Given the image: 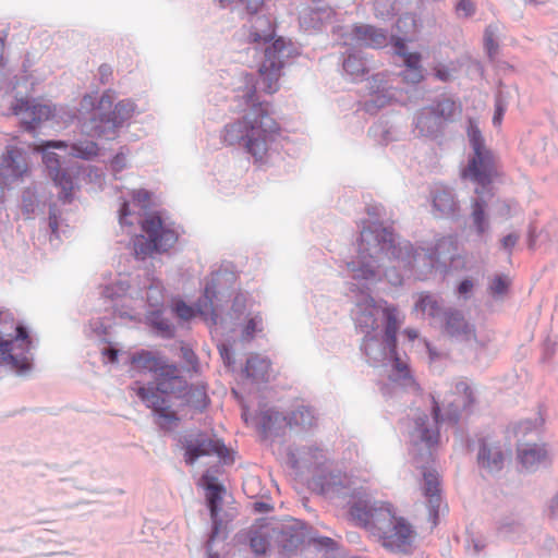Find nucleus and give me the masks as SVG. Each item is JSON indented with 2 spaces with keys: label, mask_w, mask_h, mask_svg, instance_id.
<instances>
[{
  "label": "nucleus",
  "mask_w": 558,
  "mask_h": 558,
  "mask_svg": "<svg viewBox=\"0 0 558 558\" xmlns=\"http://www.w3.org/2000/svg\"><path fill=\"white\" fill-rule=\"evenodd\" d=\"M132 376L151 373L155 376V388L135 384L131 389L157 416V423L162 428H171L177 424V413L166 405V400L158 392L177 398H186V402L203 410L207 404L204 388H189L181 375L180 368L151 351L141 350L132 354L130 360Z\"/></svg>",
  "instance_id": "nucleus-1"
},
{
  "label": "nucleus",
  "mask_w": 558,
  "mask_h": 558,
  "mask_svg": "<svg viewBox=\"0 0 558 558\" xmlns=\"http://www.w3.org/2000/svg\"><path fill=\"white\" fill-rule=\"evenodd\" d=\"M432 401L433 417L420 413L413 420V426L409 432L411 450L416 462L433 460L441 444L439 423H458L461 411L474 403V396L468 383L460 380L456 383L454 390L441 399V403L435 397H432Z\"/></svg>",
  "instance_id": "nucleus-2"
},
{
  "label": "nucleus",
  "mask_w": 558,
  "mask_h": 558,
  "mask_svg": "<svg viewBox=\"0 0 558 558\" xmlns=\"http://www.w3.org/2000/svg\"><path fill=\"white\" fill-rule=\"evenodd\" d=\"M251 111L229 123L221 133L222 143L240 145L251 155L255 163H266L272 142L280 135L279 123L269 114L268 102L258 101L256 87L252 85L244 94Z\"/></svg>",
  "instance_id": "nucleus-3"
},
{
  "label": "nucleus",
  "mask_w": 558,
  "mask_h": 558,
  "mask_svg": "<svg viewBox=\"0 0 558 558\" xmlns=\"http://www.w3.org/2000/svg\"><path fill=\"white\" fill-rule=\"evenodd\" d=\"M349 519L377 536L390 550H405L411 544L413 531L401 518H397L389 504L371 502L360 493L348 501Z\"/></svg>",
  "instance_id": "nucleus-4"
},
{
  "label": "nucleus",
  "mask_w": 558,
  "mask_h": 558,
  "mask_svg": "<svg viewBox=\"0 0 558 558\" xmlns=\"http://www.w3.org/2000/svg\"><path fill=\"white\" fill-rule=\"evenodd\" d=\"M379 317L384 319V341L392 351L398 345L397 335L404 317L399 308L385 300L375 301L368 298L356 306L355 326L365 336H371L379 328Z\"/></svg>",
  "instance_id": "nucleus-5"
},
{
  "label": "nucleus",
  "mask_w": 558,
  "mask_h": 558,
  "mask_svg": "<svg viewBox=\"0 0 558 558\" xmlns=\"http://www.w3.org/2000/svg\"><path fill=\"white\" fill-rule=\"evenodd\" d=\"M392 250L395 255L393 235L387 229L380 226H375L374 229L364 228L361 231V239L359 243V257L362 262L361 267H356L354 263H349L350 270L357 279H371L376 275L375 262L367 260L378 257L380 253Z\"/></svg>",
  "instance_id": "nucleus-6"
},
{
  "label": "nucleus",
  "mask_w": 558,
  "mask_h": 558,
  "mask_svg": "<svg viewBox=\"0 0 558 558\" xmlns=\"http://www.w3.org/2000/svg\"><path fill=\"white\" fill-rule=\"evenodd\" d=\"M141 226L147 239L143 235L136 236L134 251L137 257L145 258L156 252H167L178 242L179 234L173 223L166 222L157 214L148 215Z\"/></svg>",
  "instance_id": "nucleus-7"
},
{
  "label": "nucleus",
  "mask_w": 558,
  "mask_h": 558,
  "mask_svg": "<svg viewBox=\"0 0 558 558\" xmlns=\"http://www.w3.org/2000/svg\"><path fill=\"white\" fill-rule=\"evenodd\" d=\"M293 53L292 43L278 37L266 47L264 60L258 66V85L265 94L272 95L280 89V78L283 74L286 59Z\"/></svg>",
  "instance_id": "nucleus-8"
},
{
  "label": "nucleus",
  "mask_w": 558,
  "mask_h": 558,
  "mask_svg": "<svg viewBox=\"0 0 558 558\" xmlns=\"http://www.w3.org/2000/svg\"><path fill=\"white\" fill-rule=\"evenodd\" d=\"M469 137L474 154L463 171V177L470 178L482 187H487L497 175L495 156L486 148L477 128H470Z\"/></svg>",
  "instance_id": "nucleus-9"
},
{
  "label": "nucleus",
  "mask_w": 558,
  "mask_h": 558,
  "mask_svg": "<svg viewBox=\"0 0 558 558\" xmlns=\"http://www.w3.org/2000/svg\"><path fill=\"white\" fill-rule=\"evenodd\" d=\"M48 148H68V144L63 141H45L39 145H35L34 150L43 153V161L48 169L49 177L53 180L54 184L61 189L59 198L63 202H71L72 192L74 190L73 180L65 170L60 169L58 154L47 151Z\"/></svg>",
  "instance_id": "nucleus-10"
},
{
  "label": "nucleus",
  "mask_w": 558,
  "mask_h": 558,
  "mask_svg": "<svg viewBox=\"0 0 558 558\" xmlns=\"http://www.w3.org/2000/svg\"><path fill=\"white\" fill-rule=\"evenodd\" d=\"M183 448L185 461L189 464H193L202 457L217 456L222 460L229 457V450L221 440L211 438L202 432L187 434L184 437Z\"/></svg>",
  "instance_id": "nucleus-11"
},
{
  "label": "nucleus",
  "mask_w": 558,
  "mask_h": 558,
  "mask_svg": "<svg viewBox=\"0 0 558 558\" xmlns=\"http://www.w3.org/2000/svg\"><path fill=\"white\" fill-rule=\"evenodd\" d=\"M11 109L14 116L22 117V125L28 132L36 130L43 122L53 118L56 113V107L26 98L16 99Z\"/></svg>",
  "instance_id": "nucleus-12"
},
{
  "label": "nucleus",
  "mask_w": 558,
  "mask_h": 558,
  "mask_svg": "<svg viewBox=\"0 0 558 558\" xmlns=\"http://www.w3.org/2000/svg\"><path fill=\"white\" fill-rule=\"evenodd\" d=\"M274 539L284 554L295 551L310 536L308 526L301 520L288 518L277 527L272 526Z\"/></svg>",
  "instance_id": "nucleus-13"
},
{
  "label": "nucleus",
  "mask_w": 558,
  "mask_h": 558,
  "mask_svg": "<svg viewBox=\"0 0 558 558\" xmlns=\"http://www.w3.org/2000/svg\"><path fill=\"white\" fill-rule=\"evenodd\" d=\"M134 111L135 105L131 100H121L114 106L112 112L100 116L99 122L108 126L96 124V119H93L94 125L89 129V132L93 136L97 137H102L107 135L108 132L114 136L117 129L129 120Z\"/></svg>",
  "instance_id": "nucleus-14"
},
{
  "label": "nucleus",
  "mask_w": 558,
  "mask_h": 558,
  "mask_svg": "<svg viewBox=\"0 0 558 558\" xmlns=\"http://www.w3.org/2000/svg\"><path fill=\"white\" fill-rule=\"evenodd\" d=\"M506 454L498 441L488 437L478 440L477 463L488 473L499 472L505 464Z\"/></svg>",
  "instance_id": "nucleus-15"
},
{
  "label": "nucleus",
  "mask_w": 558,
  "mask_h": 558,
  "mask_svg": "<svg viewBox=\"0 0 558 558\" xmlns=\"http://www.w3.org/2000/svg\"><path fill=\"white\" fill-rule=\"evenodd\" d=\"M345 44L359 47L381 48L387 45V34L371 25H355L347 34Z\"/></svg>",
  "instance_id": "nucleus-16"
},
{
  "label": "nucleus",
  "mask_w": 558,
  "mask_h": 558,
  "mask_svg": "<svg viewBox=\"0 0 558 558\" xmlns=\"http://www.w3.org/2000/svg\"><path fill=\"white\" fill-rule=\"evenodd\" d=\"M444 332L463 341L475 338V330L464 318L463 314L457 310L446 311L444 314Z\"/></svg>",
  "instance_id": "nucleus-17"
},
{
  "label": "nucleus",
  "mask_w": 558,
  "mask_h": 558,
  "mask_svg": "<svg viewBox=\"0 0 558 558\" xmlns=\"http://www.w3.org/2000/svg\"><path fill=\"white\" fill-rule=\"evenodd\" d=\"M276 24L266 15H256L251 19V25L247 33V43L255 45H264L275 41Z\"/></svg>",
  "instance_id": "nucleus-18"
},
{
  "label": "nucleus",
  "mask_w": 558,
  "mask_h": 558,
  "mask_svg": "<svg viewBox=\"0 0 558 558\" xmlns=\"http://www.w3.org/2000/svg\"><path fill=\"white\" fill-rule=\"evenodd\" d=\"M518 460L527 470L539 465H550L551 456L547 444H532L518 448Z\"/></svg>",
  "instance_id": "nucleus-19"
},
{
  "label": "nucleus",
  "mask_w": 558,
  "mask_h": 558,
  "mask_svg": "<svg viewBox=\"0 0 558 558\" xmlns=\"http://www.w3.org/2000/svg\"><path fill=\"white\" fill-rule=\"evenodd\" d=\"M0 166L14 178H23L28 172V165L23 149L9 146L0 159Z\"/></svg>",
  "instance_id": "nucleus-20"
},
{
  "label": "nucleus",
  "mask_w": 558,
  "mask_h": 558,
  "mask_svg": "<svg viewBox=\"0 0 558 558\" xmlns=\"http://www.w3.org/2000/svg\"><path fill=\"white\" fill-rule=\"evenodd\" d=\"M424 477V495L432 508L434 515H437L440 506V487L438 474L435 471H426L423 473Z\"/></svg>",
  "instance_id": "nucleus-21"
},
{
  "label": "nucleus",
  "mask_w": 558,
  "mask_h": 558,
  "mask_svg": "<svg viewBox=\"0 0 558 558\" xmlns=\"http://www.w3.org/2000/svg\"><path fill=\"white\" fill-rule=\"evenodd\" d=\"M274 539L272 526L269 524L262 525L251 531L250 545L254 554L264 555Z\"/></svg>",
  "instance_id": "nucleus-22"
},
{
  "label": "nucleus",
  "mask_w": 558,
  "mask_h": 558,
  "mask_svg": "<svg viewBox=\"0 0 558 558\" xmlns=\"http://www.w3.org/2000/svg\"><path fill=\"white\" fill-rule=\"evenodd\" d=\"M390 357L392 360L393 374L392 378L396 381H400L404 386H414L415 380L411 375V371L407 361L402 360L397 352V347L392 351L389 349Z\"/></svg>",
  "instance_id": "nucleus-23"
},
{
  "label": "nucleus",
  "mask_w": 558,
  "mask_h": 558,
  "mask_svg": "<svg viewBox=\"0 0 558 558\" xmlns=\"http://www.w3.org/2000/svg\"><path fill=\"white\" fill-rule=\"evenodd\" d=\"M270 362L258 355L251 356L246 361V376L255 381H266L269 378Z\"/></svg>",
  "instance_id": "nucleus-24"
},
{
  "label": "nucleus",
  "mask_w": 558,
  "mask_h": 558,
  "mask_svg": "<svg viewBox=\"0 0 558 558\" xmlns=\"http://www.w3.org/2000/svg\"><path fill=\"white\" fill-rule=\"evenodd\" d=\"M288 425L300 429H308L316 425V416L314 411L308 408L301 405L293 410L288 416Z\"/></svg>",
  "instance_id": "nucleus-25"
},
{
  "label": "nucleus",
  "mask_w": 558,
  "mask_h": 558,
  "mask_svg": "<svg viewBox=\"0 0 558 558\" xmlns=\"http://www.w3.org/2000/svg\"><path fill=\"white\" fill-rule=\"evenodd\" d=\"M207 502L210 511V518L213 520V532L209 538V543L215 539L217 534L219 533V522L217 520L218 517V504L221 500V487L216 484H208L207 486Z\"/></svg>",
  "instance_id": "nucleus-26"
},
{
  "label": "nucleus",
  "mask_w": 558,
  "mask_h": 558,
  "mask_svg": "<svg viewBox=\"0 0 558 558\" xmlns=\"http://www.w3.org/2000/svg\"><path fill=\"white\" fill-rule=\"evenodd\" d=\"M433 206L440 216L453 214L457 209V204L451 192L444 187L435 190L433 194Z\"/></svg>",
  "instance_id": "nucleus-27"
},
{
  "label": "nucleus",
  "mask_w": 558,
  "mask_h": 558,
  "mask_svg": "<svg viewBox=\"0 0 558 558\" xmlns=\"http://www.w3.org/2000/svg\"><path fill=\"white\" fill-rule=\"evenodd\" d=\"M392 45L396 54L403 59V63L407 69L423 70L421 64L422 56L418 52H408L404 44V39H400L399 36L392 37Z\"/></svg>",
  "instance_id": "nucleus-28"
},
{
  "label": "nucleus",
  "mask_w": 558,
  "mask_h": 558,
  "mask_svg": "<svg viewBox=\"0 0 558 558\" xmlns=\"http://www.w3.org/2000/svg\"><path fill=\"white\" fill-rule=\"evenodd\" d=\"M320 493L329 495L330 497H345L343 489L345 488L342 484L340 475L329 474L322 478Z\"/></svg>",
  "instance_id": "nucleus-29"
},
{
  "label": "nucleus",
  "mask_w": 558,
  "mask_h": 558,
  "mask_svg": "<svg viewBox=\"0 0 558 558\" xmlns=\"http://www.w3.org/2000/svg\"><path fill=\"white\" fill-rule=\"evenodd\" d=\"M460 106L456 104V101L444 98L439 100L433 108L432 113L435 118L442 120H452L457 114L460 113Z\"/></svg>",
  "instance_id": "nucleus-30"
},
{
  "label": "nucleus",
  "mask_w": 558,
  "mask_h": 558,
  "mask_svg": "<svg viewBox=\"0 0 558 558\" xmlns=\"http://www.w3.org/2000/svg\"><path fill=\"white\" fill-rule=\"evenodd\" d=\"M414 310L427 314L430 317H436L440 313V305L432 294L422 292L417 296Z\"/></svg>",
  "instance_id": "nucleus-31"
},
{
  "label": "nucleus",
  "mask_w": 558,
  "mask_h": 558,
  "mask_svg": "<svg viewBox=\"0 0 558 558\" xmlns=\"http://www.w3.org/2000/svg\"><path fill=\"white\" fill-rule=\"evenodd\" d=\"M397 29L403 36L399 37L400 39H404V44L407 41H413L414 36L418 31L417 22L414 15L405 14L401 16L397 21Z\"/></svg>",
  "instance_id": "nucleus-32"
},
{
  "label": "nucleus",
  "mask_w": 558,
  "mask_h": 558,
  "mask_svg": "<svg viewBox=\"0 0 558 558\" xmlns=\"http://www.w3.org/2000/svg\"><path fill=\"white\" fill-rule=\"evenodd\" d=\"M97 143L88 140L78 141L72 145V155L82 159H90L98 155Z\"/></svg>",
  "instance_id": "nucleus-33"
},
{
  "label": "nucleus",
  "mask_w": 558,
  "mask_h": 558,
  "mask_svg": "<svg viewBox=\"0 0 558 558\" xmlns=\"http://www.w3.org/2000/svg\"><path fill=\"white\" fill-rule=\"evenodd\" d=\"M485 202L475 201L473 203L472 218L478 234H483L487 230V221L485 218Z\"/></svg>",
  "instance_id": "nucleus-34"
},
{
  "label": "nucleus",
  "mask_w": 558,
  "mask_h": 558,
  "mask_svg": "<svg viewBox=\"0 0 558 558\" xmlns=\"http://www.w3.org/2000/svg\"><path fill=\"white\" fill-rule=\"evenodd\" d=\"M343 69L345 70V72L352 76H360V75H363L364 73H366V66H365V62L354 56V54H351L349 56L344 62H343Z\"/></svg>",
  "instance_id": "nucleus-35"
},
{
  "label": "nucleus",
  "mask_w": 558,
  "mask_h": 558,
  "mask_svg": "<svg viewBox=\"0 0 558 558\" xmlns=\"http://www.w3.org/2000/svg\"><path fill=\"white\" fill-rule=\"evenodd\" d=\"M263 318L260 315L251 317L243 329V338L252 339L256 331L262 330Z\"/></svg>",
  "instance_id": "nucleus-36"
},
{
  "label": "nucleus",
  "mask_w": 558,
  "mask_h": 558,
  "mask_svg": "<svg viewBox=\"0 0 558 558\" xmlns=\"http://www.w3.org/2000/svg\"><path fill=\"white\" fill-rule=\"evenodd\" d=\"M215 294H216V292H215L214 287H210L209 284H207L205 287V291H204L205 304H204V306H202L201 304L198 305V312L202 315L214 314L213 299H214Z\"/></svg>",
  "instance_id": "nucleus-37"
},
{
  "label": "nucleus",
  "mask_w": 558,
  "mask_h": 558,
  "mask_svg": "<svg viewBox=\"0 0 558 558\" xmlns=\"http://www.w3.org/2000/svg\"><path fill=\"white\" fill-rule=\"evenodd\" d=\"M494 37H495V31L493 29L492 26H488L485 29L484 41H485V48L487 49V52L490 58H493L497 53V50H498V45L496 44Z\"/></svg>",
  "instance_id": "nucleus-38"
},
{
  "label": "nucleus",
  "mask_w": 558,
  "mask_h": 558,
  "mask_svg": "<svg viewBox=\"0 0 558 558\" xmlns=\"http://www.w3.org/2000/svg\"><path fill=\"white\" fill-rule=\"evenodd\" d=\"M508 287V279L504 276H497L493 279L489 289L493 294L501 295L507 292Z\"/></svg>",
  "instance_id": "nucleus-39"
},
{
  "label": "nucleus",
  "mask_w": 558,
  "mask_h": 558,
  "mask_svg": "<svg viewBox=\"0 0 558 558\" xmlns=\"http://www.w3.org/2000/svg\"><path fill=\"white\" fill-rule=\"evenodd\" d=\"M401 76L405 83L410 84H418L424 80L423 70L405 69Z\"/></svg>",
  "instance_id": "nucleus-40"
},
{
  "label": "nucleus",
  "mask_w": 558,
  "mask_h": 558,
  "mask_svg": "<svg viewBox=\"0 0 558 558\" xmlns=\"http://www.w3.org/2000/svg\"><path fill=\"white\" fill-rule=\"evenodd\" d=\"M456 10L460 16L469 17L475 12V4L471 0H460L456 5Z\"/></svg>",
  "instance_id": "nucleus-41"
},
{
  "label": "nucleus",
  "mask_w": 558,
  "mask_h": 558,
  "mask_svg": "<svg viewBox=\"0 0 558 558\" xmlns=\"http://www.w3.org/2000/svg\"><path fill=\"white\" fill-rule=\"evenodd\" d=\"M174 312L180 318L184 320H189L195 315V311L193 310V307L186 305L183 301H179L175 303Z\"/></svg>",
  "instance_id": "nucleus-42"
},
{
  "label": "nucleus",
  "mask_w": 558,
  "mask_h": 558,
  "mask_svg": "<svg viewBox=\"0 0 558 558\" xmlns=\"http://www.w3.org/2000/svg\"><path fill=\"white\" fill-rule=\"evenodd\" d=\"M132 198H133V202L134 203H137V205L142 208V209H145L147 208L148 204H149V201H150V195L147 191L145 190H137V191H134L133 194H132Z\"/></svg>",
  "instance_id": "nucleus-43"
},
{
  "label": "nucleus",
  "mask_w": 558,
  "mask_h": 558,
  "mask_svg": "<svg viewBox=\"0 0 558 558\" xmlns=\"http://www.w3.org/2000/svg\"><path fill=\"white\" fill-rule=\"evenodd\" d=\"M495 107L496 108H495V114L493 118V123H494V125L499 126L502 122V118H504V114L506 111V104L498 97L496 99Z\"/></svg>",
  "instance_id": "nucleus-44"
},
{
  "label": "nucleus",
  "mask_w": 558,
  "mask_h": 558,
  "mask_svg": "<svg viewBox=\"0 0 558 558\" xmlns=\"http://www.w3.org/2000/svg\"><path fill=\"white\" fill-rule=\"evenodd\" d=\"M113 102V94L111 90H107L102 94L99 104L98 109L99 110H107L110 109Z\"/></svg>",
  "instance_id": "nucleus-45"
},
{
  "label": "nucleus",
  "mask_w": 558,
  "mask_h": 558,
  "mask_svg": "<svg viewBox=\"0 0 558 558\" xmlns=\"http://www.w3.org/2000/svg\"><path fill=\"white\" fill-rule=\"evenodd\" d=\"M434 74L436 78H438L441 82H447L451 77L450 70L441 64H438L434 68Z\"/></svg>",
  "instance_id": "nucleus-46"
},
{
  "label": "nucleus",
  "mask_w": 558,
  "mask_h": 558,
  "mask_svg": "<svg viewBox=\"0 0 558 558\" xmlns=\"http://www.w3.org/2000/svg\"><path fill=\"white\" fill-rule=\"evenodd\" d=\"M518 240H519V235L511 233V234L506 235L502 239L501 245L505 250H507L509 253H511V251L515 246Z\"/></svg>",
  "instance_id": "nucleus-47"
},
{
  "label": "nucleus",
  "mask_w": 558,
  "mask_h": 558,
  "mask_svg": "<svg viewBox=\"0 0 558 558\" xmlns=\"http://www.w3.org/2000/svg\"><path fill=\"white\" fill-rule=\"evenodd\" d=\"M16 340L23 341L25 343L26 350H28L32 344V340L28 336V332L23 326L16 327Z\"/></svg>",
  "instance_id": "nucleus-48"
},
{
  "label": "nucleus",
  "mask_w": 558,
  "mask_h": 558,
  "mask_svg": "<svg viewBox=\"0 0 558 558\" xmlns=\"http://www.w3.org/2000/svg\"><path fill=\"white\" fill-rule=\"evenodd\" d=\"M129 207H130V205L128 202L122 203V206L120 208V223L121 225H133L132 221L128 220V216L131 214Z\"/></svg>",
  "instance_id": "nucleus-49"
},
{
  "label": "nucleus",
  "mask_w": 558,
  "mask_h": 558,
  "mask_svg": "<svg viewBox=\"0 0 558 558\" xmlns=\"http://www.w3.org/2000/svg\"><path fill=\"white\" fill-rule=\"evenodd\" d=\"M473 289V282L472 280L470 279H464L460 284H459V288H458V292L460 294H466L469 292H471V290Z\"/></svg>",
  "instance_id": "nucleus-50"
},
{
  "label": "nucleus",
  "mask_w": 558,
  "mask_h": 558,
  "mask_svg": "<svg viewBox=\"0 0 558 558\" xmlns=\"http://www.w3.org/2000/svg\"><path fill=\"white\" fill-rule=\"evenodd\" d=\"M95 105V96L93 95H85L81 101V107L85 110H89Z\"/></svg>",
  "instance_id": "nucleus-51"
},
{
  "label": "nucleus",
  "mask_w": 558,
  "mask_h": 558,
  "mask_svg": "<svg viewBox=\"0 0 558 558\" xmlns=\"http://www.w3.org/2000/svg\"><path fill=\"white\" fill-rule=\"evenodd\" d=\"M403 335L409 339V341H414L418 337V331L414 328H405L403 330Z\"/></svg>",
  "instance_id": "nucleus-52"
},
{
  "label": "nucleus",
  "mask_w": 558,
  "mask_h": 558,
  "mask_svg": "<svg viewBox=\"0 0 558 558\" xmlns=\"http://www.w3.org/2000/svg\"><path fill=\"white\" fill-rule=\"evenodd\" d=\"M105 354H107V355H108L109 361H110V362H112V363H114V362L117 361V359H118V351H117V350H114V349H108V350H106V351H105Z\"/></svg>",
  "instance_id": "nucleus-53"
},
{
  "label": "nucleus",
  "mask_w": 558,
  "mask_h": 558,
  "mask_svg": "<svg viewBox=\"0 0 558 558\" xmlns=\"http://www.w3.org/2000/svg\"><path fill=\"white\" fill-rule=\"evenodd\" d=\"M99 71H100V74H101L102 77L111 75V70L107 65H101L99 68ZM101 81L105 82L104 78H101Z\"/></svg>",
  "instance_id": "nucleus-54"
},
{
  "label": "nucleus",
  "mask_w": 558,
  "mask_h": 558,
  "mask_svg": "<svg viewBox=\"0 0 558 558\" xmlns=\"http://www.w3.org/2000/svg\"><path fill=\"white\" fill-rule=\"evenodd\" d=\"M519 428L523 429L524 432L532 429V423L530 421L522 422L519 424Z\"/></svg>",
  "instance_id": "nucleus-55"
},
{
  "label": "nucleus",
  "mask_w": 558,
  "mask_h": 558,
  "mask_svg": "<svg viewBox=\"0 0 558 558\" xmlns=\"http://www.w3.org/2000/svg\"><path fill=\"white\" fill-rule=\"evenodd\" d=\"M49 226H50V228L52 229L53 232H56L58 230V221H57L56 217H50L49 218Z\"/></svg>",
  "instance_id": "nucleus-56"
},
{
  "label": "nucleus",
  "mask_w": 558,
  "mask_h": 558,
  "mask_svg": "<svg viewBox=\"0 0 558 558\" xmlns=\"http://www.w3.org/2000/svg\"><path fill=\"white\" fill-rule=\"evenodd\" d=\"M3 50H4V40L2 38H0V62L2 61Z\"/></svg>",
  "instance_id": "nucleus-57"
},
{
  "label": "nucleus",
  "mask_w": 558,
  "mask_h": 558,
  "mask_svg": "<svg viewBox=\"0 0 558 558\" xmlns=\"http://www.w3.org/2000/svg\"><path fill=\"white\" fill-rule=\"evenodd\" d=\"M332 543V539L330 537H323L320 541H319V544H323V545H329Z\"/></svg>",
  "instance_id": "nucleus-58"
},
{
  "label": "nucleus",
  "mask_w": 558,
  "mask_h": 558,
  "mask_svg": "<svg viewBox=\"0 0 558 558\" xmlns=\"http://www.w3.org/2000/svg\"><path fill=\"white\" fill-rule=\"evenodd\" d=\"M220 354L222 355V357L229 356V351L225 345L220 348Z\"/></svg>",
  "instance_id": "nucleus-59"
},
{
  "label": "nucleus",
  "mask_w": 558,
  "mask_h": 558,
  "mask_svg": "<svg viewBox=\"0 0 558 558\" xmlns=\"http://www.w3.org/2000/svg\"><path fill=\"white\" fill-rule=\"evenodd\" d=\"M245 78H246L247 83H253V76L251 74H246Z\"/></svg>",
  "instance_id": "nucleus-60"
},
{
  "label": "nucleus",
  "mask_w": 558,
  "mask_h": 558,
  "mask_svg": "<svg viewBox=\"0 0 558 558\" xmlns=\"http://www.w3.org/2000/svg\"><path fill=\"white\" fill-rule=\"evenodd\" d=\"M208 558H219V555L217 553H209Z\"/></svg>",
  "instance_id": "nucleus-61"
},
{
  "label": "nucleus",
  "mask_w": 558,
  "mask_h": 558,
  "mask_svg": "<svg viewBox=\"0 0 558 558\" xmlns=\"http://www.w3.org/2000/svg\"><path fill=\"white\" fill-rule=\"evenodd\" d=\"M554 502L558 507V496L555 498Z\"/></svg>",
  "instance_id": "nucleus-62"
},
{
  "label": "nucleus",
  "mask_w": 558,
  "mask_h": 558,
  "mask_svg": "<svg viewBox=\"0 0 558 558\" xmlns=\"http://www.w3.org/2000/svg\"><path fill=\"white\" fill-rule=\"evenodd\" d=\"M373 81L376 83L378 81V75L374 76Z\"/></svg>",
  "instance_id": "nucleus-63"
},
{
  "label": "nucleus",
  "mask_w": 558,
  "mask_h": 558,
  "mask_svg": "<svg viewBox=\"0 0 558 558\" xmlns=\"http://www.w3.org/2000/svg\"><path fill=\"white\" fill-rule=\"evenodd\" d=\"M475 193L481 194L482 192L478 189H476Z\"/></svg>",
  "instance_id": "nucleus-64"
}]
</instances>
